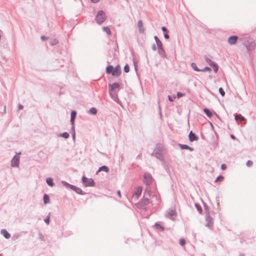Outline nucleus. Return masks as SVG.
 <instances>
[{"label":"nucleus","mask_w":256,"mask_h":256,"mask_svg":"<svg viewBox=\"0 0 256 256\" xmlns=\"http://www.w3.org/2000/svg\"><path fill=\"white\" fill-rule=\"evenodd\" d=\"M219 92L220 94L222 95V96H224L225 92H224V90L222 89V88H219Z\"/></svg>","instance_id":"nucleus-25"},{"label":"nucleus","mask_w":256,"mask_h":256,"mask_svg":"<svg viewBox=\"0 0 256 256\" xmlns=\"http://www.w3.org/2000/svg\"><path fill=\"white\" fill-rule=\"evenodd\" d=\"M184 96V94H183L180 92H178L177 93V96L178 98H180L183 96Z\"/></svg>","instance_id":"nucleus-32"},{"label":"nucleus","mask_w":256,"mask_h":256,"mask_svg":"<svg viewBox=\"0 0 256 256\" xmlns=\"http://www.w3.org/2000/svg\"><path fill=\"white\" fill-rule=\"evenodd\" d=\"M192 68L195 70L196 71V72H200V70H199L198 68H197V66L196 65V64L195 63H192Z\"/></svg>","instance_id":"nucleus-22"},{"label":"nucleus","mask_w":256,"mask_h":256,"mask_svg":"<svg viewBox=\"0 0 256 256\" xmlns=\"http://www.w3.org/2000/svg\"><path fill=\"white\" fill-rule=\"evenodd\" d=\"M83 183L86 186H92L94 184V181L92 179H88L86 178L84 176L82 178Z\"/></svg>","instance_id":"nucleus-4"},{"label":"nucleus","mask_w":256,"mask_h":256,"mask_svg":"<svg viewBox=\"0 0 256 256\" xmlns=\"http://www.w3.org/2000/svg\"><path fill=\"white\" fill-rule=\"evenodd\" d=\"M162 31H164V32H166L167 31V30L166 28L164 27V26H162Z\"/></svg>","instance_id":"nucleus-37"},{"label":"nucleus","mask_w":256,"mask_h":256,"mask_svg":"<svg viewBox=\"0 0 256 256\" xmlns=\"http://www.w3.org/2000/svg\"><path fill=\"white\" fill-rule=\"evenodd\" d=\"M154 226L157 230H159L162 231L164 230V228L158 224H154Z\"/></svg>","instance_id":"nucleus-20"},{"label":"nucleus","mask_w":256,"mask_h":256,"mask_svg":"<svg viewBox=\"0 0 256 256\" xmlns=\"http://www.w3.org/2000/svg\"><path fill=\"white\" fill-rule=\"evenodd\" d=\"M44 202L45 204L50 202L49 196L46 194H44Z\"/></svg>","instance_id":"nucleus-15"},{"label":"nucleus","mask_w":256,"mask_h":256,"mask_svg":"<svg viewBox=\"0 0 256 256\" xmlns=\"http://www.w3.org/2000/svg\"><path fill=\"white\" fill-rule=\"evenodd\" d=\"M206 62L210 64H212V62H212L210 60L208 59V58H207L206 60Z\"/></svg>","instance_id":"nucleus-36"},{"label":"nucleus","mask_w":256,"mask_h":256,"mask_svg":"<svg viewBox=\"0 0 256 256\" xmlns=\"http://www.w3.org/2000/svg\"><path fill=\"white\" fill-rule=\"evenodd\" d=\"M118 196H119L120 197V196H121V194H120V190H118Z\"/></svg>","instance_id":"nucleus-44"},{"label":"nucleus","mask_w":256,"mask_h":256,"mask_svg":"<svg viewBox=\"0 0 256 256\" xmlns=\"http://www.w3.org/2000/svg\"><path fill=\"white\" fill-rule=\"evenodd\" d=\"M76 115V113L75 111H72L71 112V119L70 122L72 124H74V120Z\"/></svg>","instance_id":"nucleus-12"},{"label":"nucleus","mask_w":256,"mask_h":256,"mask_svg":"<svg viewBox=\"0 0 256 256\" xmlns=\"http://www.w3.org/2000/svg\"><path fill=\"white\" fill-rule=\"evenodd\" d=\"M144 182L146 185H150L152 183L153 180H152V176H151V175L150 174L146 173L144 174Z\"/></svg>","instance_id":"nucleus-2"},{"label":"nucleus","mask_w":256,"mask_h":256,"mask_svg":"<svg viewBox=\"0 0 256 256\" xmlns=\"http://www.w3.org/2000/svg\"><path fill=\"white\" fill-rule=\"evenodd\" d=\"M100 0H91V1L92 2H99Z\"/></svg>","instance_id":"nucleus-43"},{"label":"nucleus","mask_w":256,"mask_h":256,"mask_svg":"<svg viewBox=\"0 0 256 256\" xmlns=\"http://www.w3.org/2000/svg\"><path fill=\"white\" fill-rule=\"evenodd\" d=\"M204 111L208 118H211L212 116V114L208 109L204 108Z\"/></svg>","instance_id":"nucleus-14"},{"label":"nucleus","mask_w":256,"mask_h":256,"mask_svg":"<svg viewBox=\"0 0 256 256\" xmlns=\"http://www.w3.org/2000/svg\"><path fill=\"white\" fill-rule=\"evenodd\" d=\"M23 108V106L21 104H20L19 106H18V110H21Z\"/></svg>","instance_id":"nucleus-41"},{"label":"nucleus","mask_w":256,"mask_h":256,"mask_svg":"<svg viewBox=\"0 0 256 256\" xmlns=\"http://www.w3.org/2000/svg\"><path fill=\"white\" fill-rule=\"evenodd\" d=\"M124 70L126 72H128L130 71V68L128 64L124 66Z\"/></svg>","instance_id":"nucleus-26"},{"label":"nucleus","mask_w":256,"mask_h":256,"mask_svg":"<svg viewBox=\"0 0 256 256\" xmlns=\"http://www.w3.org/2000/svg\"><path fill=\"white\" fill-rule=\"evenodd\" d=\"M20 162V158L14 156L12 160L11 164L12 166H18Z\"/></svg>","instance_id":"nucleus-5"},{"label":"nucleus","mask_w":256,"mask_h":256,"mask_svg":"<svg viewBox=\"0 0 256 256\" xmlns=\"http://www.w3.org/2000/svg\"><path fill=\"white\" fill-rule=\"evenodd\" d=\"M207 220L208 222V225L209 226H212L213 222H212V220L211 219V218L208 217L207 218Z\"/></svg>","instance_id":"nucleus-24"},{"label":"nucleus","mask_w":256,"mask_h":256,"mask_svg":"<svg viewBox=\"0 0 256 256\" xmlns=\"http://www.w3.org/2000/svg\"><path fill=\"white\" fill-rule=\"evenodd\" d=\"M238 40V37L236 36H230L228 40V42L230 44H235Z\"/></svg>","instance_id":"nucleus-9"},{"label":"nucleus","mask_w":256,"mask_h":256,"mask_svg":"<svg viewBox=\"0 0 256 256\" xmlns=\"http://www.w3.org/2000/svg\"><path fill=\"white\" fill-rule=\"evenodd\" d=\"M108 170H109V169H108V167H107L106 166H105L100 167L98 169L99 172L104 171L106 172H108Z\"/></svg>","instance_id":"nucleus-17"},{"label":"nucleus","mask_w":256,"mask_h":256,"mask_svg":"<svg viewBox=\"0 0 256 256\" xmlns=\"http://www.w3.org/2000/svg\"><path fill=\"white\" fill-rule=\"evenodd\" d=\"M41 38H42V40H44L48 39V38H45V36H42Z\"/></svg>","instance_id":"nucleus-39"},{"label":"nucleus","mask_w":256,"mask_h":256,"mask_svg":"<svg viewBox=\"0 0 256 256\" xmlns=\"http://www.w3.org/2000/svg\"><path fill=\"white\" fill-rule=\"evenodd\" d=\"M114 70V68L112 66H110L107 67L106 71L108 74H113Z\"/></svg>","instance_id":"nucleus-13"},{"label":"nucleus","mask_w":256,"mask_h":256,"mask_svg":"<svg viewBox=\"0 0 256 256\" xmlns=\"http://www.w3.org/2000/svg\"><path fill=\"white\" fill-rule=\"evenodd\" d=\"M231 136V138H232V139H234H234H235V136H234V135H231V136Z\"/></svg>","instance_id":"nucleus-46"},{"label":"nucleus","mask_w":256,"mask_h":256,"mask_svg":"<svg viewBox=\"0 0 256 256\" xmlns=\"http://www.w3.org/2000/svg\"><path fill=\"white\" fill-rule=\"evenodd\" d=\"M189 138L191 142L196 140L198 139V138L192 132H190L189 134Z\"/></svg>","instance_id":"nucleus-10"},{"label":"nucleus","mask_w":256,"mask_h":256,"mask_svg":"<svg viewBox=\"0 0 256 256\" xmlns=\"http://www.w3.org/2000/svg\"><path fill=\"white\" fill-rule=\"evenodd\" d=\"M44 222L46 223V224H48L50 223V216H48L44 220Z\"/></svg>","instance_id":"nucleus-33"},{"label":"nucleus","mask_w":256,"mask_h":256,"mask_svg":"<svg viewBox=\"0 0 256 256\" xmlns=\"http://www.w3.org/2000/svg\"><path fill=\"white\" fill-rule=\"evenodd\" d=\"M152 49L154 50H156V46L155 44H154L153 46H152Z\"/></svg>","instance_id":"nucleus-42"},{"label":"nucleus","mask_w":256,"mask_h":256,"mask_svg":"<svg viewBox=\"0 0 256 256\" xmlns=\"http://www.w3.org/2000/svg\"><path fill=\"white\" fill-rule=\"evenodd\" d=\"M1 234L6 238H9L10 237V234L6 230H2L1 231Z\"/></svg>","instance_id":"nucleus-11"},{"label":"nucleus","mask_w":256,"mask_h":256,"mask_svg":"<svg viewBox=\"0 0 256 256\" xmlns=\"http://www.w3.org/2000/svg\"><path fill=\"white\" fill-rule=\"evenodd\" d=\"M185 243V240L184 238H181L180 240V244L181 246H184Z\"/></svg>","instance_id":"nucleus-28"},{"label":"nucleus","mask_w":256,"mask_h":256,"mask_svg":"<svg viewBox=\"0 0 256 256\" xmlns=\"http://www.w3.org/2000/svg\"><path fill=\"white\" fill-rule=\"evenodd\" d=\"M106 19L105 14L102 11H99L96 17V20L98 24H101Z\"/></svg>","instance_id":"nucleus-1"},{"label":"nucleus","mask_w":256,"mask_h":256,"mask_svg":"<svg viewBox=\"0 0 256 256\" xmlns=\"http://www.w3.org/2000/svg\"><path fill=\"white\" fill-rule=\"evenodd\" d=\"M142 192V188L140 187H138L135 191L134 192L133 195H132V198L134 200H136L141 195Z\"/></svg>","instance_id":"nucleus-3"},{"label":"nucleus","mask_w":256,"mask_h":256,"mask_svg":"<svg viewBox=\"0 0 256 256\" xmlns=\"http://www.w3.org/2000/svg\"><path fill=\"white\" fill-rule=\"evenodd\" d=\"M224 180V177L222 176H218L216 180V182H218V181H222V180Z\"/></svg>","instance_id":"nucleus-29"},{"label":"nucleus","mask_w":256,"mask_h":256,"mask_svg":"<svg viewBox=\"0 0 256 256\" xmlns=\"http://www.w3.org/2000/svg\"><path fill=\"white\" fill-rule=\"evenodd\" d=\"M226 166L225 164H222L221 166V168L222 170H226Z\"/></svg>","instance_id":"nucleus-35"},{"label":"nucleus","mask_w":256,"mask_h":256,"mask_svg":"<svg viewBox=\"0 0 256 256\" xmlns=\"http://www.w3.org/2000/svg\"><path fill=\"white\" fill-rule=\"evenodd\" d=\"M211 69L208 67H206L204 69L200 70L202 72H205V71H210Z\"/></svg>","instance_id":"nucleus-31"},{"label":"nucleus","mask_w":256,"mask_h":256,"mask_svg":"<svg viewBox=\"0 0 256 256\" xmlns=\"http://www.w3.org/2000/svg\"><path fill=\"white\" fill-rule=\"evenodd\" d=\"M46 183L50 186H54L52 180L50 178H48L46 179Z\"/></svg>","instance_id":"nucleus-19"},{"label":"nucleus","mask_w":256,"mask_h":256,"mask_svg":"<svg viewBox=\"0 0 256 256\" xmlns=\"http://www.w3.org/2000/svg\"><path fill=\"white\" fill-rule=\"evenodd\" d=\"M210 65L213 66L215 72H216L218 70V66L214 62H212V64H210Z\"/></svg>","instance_id":"nucleus-23"},{"label":"nucleus","mask_w":256,"mask_h":256,"mask_svg":"<svg viewBox=\"0 0 256 256\" xmlns=\"http://www.w3.org/2000/svg\"><path fill=\"white\" fill-rule=\"evenodd\" d=\"M235 120H240V121H244L246 119L244 117L242 116L241 115L236 114L235 116Z\"/></svg>","instance_id":"nucleus-16"},{"label":"nucleus","mask_w":256,"mask_h":256,"mask_svg":"<svg viewBox=\"0 0 256 256\" xmlns=\"http://www.w3.org/2000/svg\"><path fill=\"white\" fill-rule=\"evenodd\" d=\"M138 24L139 28H141L142 26V22L141 20H139Z\"/></svg>","instance_id":"nucleus-34"},{"label":"nucleus","mask_w":256,"mask_h":256,"mask_svg":"<svg viewBox=\"0 0 256 256\" xmlns=\"http://www.w3.org/2000/svg\"><path fill=\"white\" fill-rule=\"evenodd\" d=\"M89 112L92 114H96L97 112V110L96 108H92L90 110H89Z\"/></svg>","instance_id":"nucleus-21"},{"label":"nucleus","mask_w":256,"mask_h":256,"mask_svg":"<svg viewBox=\"0 0 256 256\" xmlns=\"http://www.w3.org/2000/svg\"><path fill=\"white\" fill-rule=\"evenodd\" d=\"M155 39L156 40L157 44L159 47V52L163 56H164V50L162 49V44L160 42V40H159L156 36H155Z\"/></svg>","instance_id":"nucleus-7"},{"label":"nucleus","mask_w":256,"mask_h":256,"mask_svg":"<svg viewBox=\"0 0 256 256\" xmlns=\"http://www.w3.org/2000/svg\"><path fill=\"white\" fill-rule=\"evenodd\" d=\"M120 87V84H119L117 83V82H114V83L113 84H109V92H110V94H111L112 91L116 89V88H119Z\"/></svg>","instance_id":"nucleus-6"},{"label":"nucleus","mask_w":256,"mask_h":256,"mask_svg":"<svg viewBox=\"0 0 256 256\" xmlns=\"http://www.w3.org/2000/svg\"><path fill=\"white\" fill-rule=\"evenodd\" d=\"M102 30L108 34H111V32L110 28L108 26H104L102 28Z\"/></svg>","instance_id":"nucleus-18"},{"label":"nucleus","mask_w":256,"mask_h":256,"mask_svg":"<svg viewBox=\"0 0 256 256\" xmlns=\"http://www.w3.org/2000/svg\"><path fill=\"white\" fill-rule=\"evenodd\" d=\"M164 38L166 39L168 38H169V36L168 34H164Z\"/></svg>","instance_id":"nucleus-38"},{"label":"nucleus","mask_w":256,"mask_h":256,"mask_svg":"<svg viewBox=\"0 0 256 256\" xmlns=\"http://www.w3.org/2000/svg\"><path fill=\"white\" fill-rule=\"evenodd\" d=\"M253 164V162L251 160H248L246 162V166L248 167L252 166Z\"/></svg>","instance_id":"nucleus-30"},{"label":"nucleus","mask_w":256,"mask_h":256,"mask_svg":"<svg viewBox=\"0 0 256 256\" xmlns=\"http://www.w3.org/2000/svg\"><path fill=\"white\" fill-rule=\"evenodd\" d=\"M168 100H169L170 101H172V100H173L172 98V97H171V96H168Z\"/></svg>","instance_id":"nucleus-45"},{"label":"nucleus","mask_w":256,"mask_h":256,"mask_svg":"<svg viewBox=\"0 0 256 256\" xmlns=\"http://www.w3.org/2000/svg\"><path fill=\"white\" fill-rule=\"evenodd\" d=\"M189 148L188 146L186 145H184L182 146V148H186L187 149V148Z\"/></svg>","instance_id":"nucleus-40"},{"label":"nucleus","mask_w":256,"mask_h":256,"mask_svg":"<svg viewBox=\"0 0 256 256\" xmlns=\"http://www.w3.org/2000/svg\"><path fill=\"white\" fill-rule=\"evenodd\" d=\"M120 73H121L120 68L119 66H118L115 68H114L112 76H118L120 75Z\"/></svg>","instance_id":"nucleus-8"},{"label":"nucleus","mask_w":256,"mask_h":256,"mask_svg":"<svg viewBox=\"0 0 256 256\" xmlns=\"http://www.w3.org/2000/svg\"><path fill=\"white\" fill-rule=\"evenodd\" d=\"M62 136L63 138H68L69 134L68 132H64L63 134H62Z\"/></svg>","instance_id":"nucleus-27"}]
</instances>
